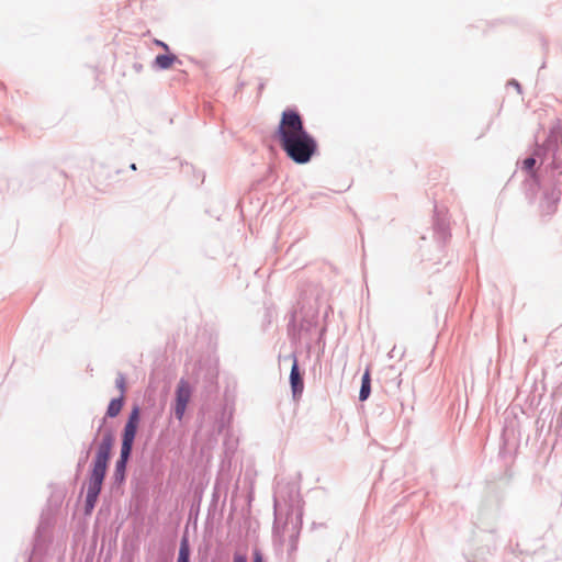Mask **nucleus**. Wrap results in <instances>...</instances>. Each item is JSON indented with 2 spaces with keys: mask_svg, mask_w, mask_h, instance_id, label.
Segmentation results:
<instances>
[{
  "mask_svg": "<svg viewBox=\"0 0 562 562\" xmlns=\"http://www.w3.org/2000/svg\"><path fill=\"white\" fill-rule=\"evenodd\" d=\"M274 136L282 150L295 164L310 162L318 151L317 140L305 130L303 119L295 110L282 112Z\"/></svg>",
  "mask_w": 562,
  "mask_h": 562,
  "instance_id": "1",
  "label": "nucleus"
},
{
  "mask_svg": "<svg viewBox=\"0 0 562 562\" xmlns=\"http://www.w3.org/2000/svg\"><path fill=\"white\" fill-rule=\"evenodd\" d=\"M114 438L111 432L103 436L102 441L98 446L95 458L92 464L90 476L88 480L87 497H86V514H91L93 510L98 496L102 488V483L105 477L108 463L111 456Z\"/></svg>",
  "mask_w": 562,
  "mask_h": 562,
  "instance_id": "2",
  "label": "nucleus"
},
{
  "mask_svg": "<svg viewBox=\"0 0 562 562\" xmlns=\"http://www.w3.org/2000/svg\"><path fill=\"white\" fill-rule=\"evenodd\" d=\"M140 411L137 406L133 407L125 424L123 435H122V447H121V457L116 462V472H124L126 462L130 458L133 442L137 432V428L139 425Z\"/></svg>",
  "mask_w": 562,
  "mask_h": 562,
  "instance_id": "3",
  "label": "nucleus"
},
{
  "mask_svg": "<svg viewBox=\"0 0 562 562\" xmlns=\"http://www.w3.org/2000/svg\"><path fill=\"white\" fill-rule=\"evenodd\" d=\"M192 389L187 380L181 379L176 389L175 415L181 420L190 402Z\"/></svg>",
  "mask_w": 562,
  "mask_h": 562,
  "instance_id": "4",
  "label": "nucleus"
},
{
  "mask_svg": "<svg viewBox=\"0 0 562 562\" xmlns=\"http://www.w3.org/2000/svg\"><path fill=\"white\" fill-rule=\"evenodd\" d=\"M290 382H291L293 395L294 396L300 395L303 391L304 384H303V380H302L300 371H299L297 360L295 357L293 359V364L291 368Z\"/></svg>",
  "mask_w": 562,
  "mask_h": 562,
  "instance_id": "5",
  "label": "nucleus"
},
{
  "mask_svg": "<svg viewBox=\"0 0 562 562\" xmlns=\"http://www.w3.org/2000/svg\"><path fill=\"white\" fill-rule=\"evenodd\" d=\"M370 392H371V378H370V370L367 369L362 375L359 400L366 401L369 397Z\"/></svg>",
  "mask_w": 562,
  "mask_h": 562,
  "instance_id": "6",
  "label": "nucleus"
},
{
  "mask_svg": "<svg viewBox=\"0 0 562 562\" xmlns=\"http://www.w3.org/2000/svg\"><path fill=\"white\" fill-rule=\"evenodd\" d=\"M123 404V395H121L119 398H113L108 406L106 416L111 418L116 417L122 411Z\"/></svg>",
  "mask_w": 562,
  "mask_h": 562,
  "instance_id": "7",
  "label": "nucleus"
},
{
  "mask_svg": "<svg viewBox=\"0 0 562 562\" xmlns=\"http://www.w3.org/2000/svg\"><path fill=\"white\" fill-rule=\"evenodd\" d=\"M176 60L177 57L175 55H158L155 58V65L160 69H168Z\"/></svg>",
  "mask_w": 562,
  "mask_h": 562,
  "instance_id": "8",
  "label": "nucleus"
},
{
  "mask_svg": "<svg viewBox=\"0 0 562 562\" xmlns=\"http://www.w3.org/2000/svg\"><path fill=\"white\" fill-rule=\"evenodd\" d=\"M190 547L187 538H183L180 543L179 555L177 562H189Z\"/></svg>",
  "mask_w": 562,
  "mask_h": 562,
  "instance_id": "9",
  "label": "nucleus"
},
{
  "mask_svg": "<svg viewBox=\"0 0 562 562\" xmlns=\"http://www.w3.org/2000/svg\"><path fill=\"white\" fill-rule=\"evenodd\" d=\"M535 166L536 159L532 157H528L522 161L521 168L524 171H526L533 178L536 176Z\"/></svg>",
  "mask_w": 562,
  "mask_h": 562,
  "instance_id": "10",
  "label": "nucleus"
},
{
  "mask_svg": "<svg viewBox=\"0 0 562 562\" xmlns=\"http://www.w3.org/2000/svg\"><path fill=\"white\" fill-rule=\"evenodd\" d=\"M115 384H116V387L121 391V395L124 396L126 385H125V378L122 374L117 376Z\"/></svg>",
  "mask_w": 562,
  "mask_h": 562,
  "instance_id": "11",
  "label": "nucleus"
},
{
  "mask_svg": "<svg viewBox=\"0 0 562 562\" xmlns=\"http://www.w3.org/2000/svg\"><path fill=\"white\" fill-rule=\"evenodd\" d=\"M233 562H247V558L246 555L236 552L234 554Z\"/></svg>",
  "mask_w": 562,
  "mask_h": 562,
  "instance_id": "12",
  "label": "nucleus"
},
{
  "mask_svg": "<svg viewBox=\"0 0 562 562\" xmlns=\"http://www.w3.org/2000/svg\"><path fill=\"white\" fill-rule=\"evenodd\" d=\"M155 44L162 47L164 49L168 50V45L159 40H155Z\"/></svg>",
  "mask_w": 562,
  "mask_h": 562,
  "instance_id": "13",
  "label": "nucleus"
},
{
  "mask_svg": "<svg viewBox=\"0 0 562 562\" xmlns=\"http://www.w3.org/2000/svg\"><path fill=\"white\" fill-rule=\"evenodd\" d=\"M254 562H262V558L259 552H255Z\"/></svg>",
  "mask_w": 562,
  "mask_h": 562,
  "instance_id": "14",
  "label": "nucleus"
}]
</instances>
